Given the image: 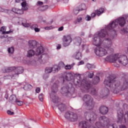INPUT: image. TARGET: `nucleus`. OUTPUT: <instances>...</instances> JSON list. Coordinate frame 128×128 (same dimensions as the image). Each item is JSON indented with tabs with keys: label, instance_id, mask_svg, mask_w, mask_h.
Segmentation results:
<instances>
[{
	"label": "nucleus",
	"instance_id": "nucleus-1",
	"mask_svg": "<svg viewBox=\"0 0 128 128\" xmlns=\"http://www.w3.org/2000/svg\"><path fill=\"white\" fill-rule=\"evenodd\" d=\"M118 24L122 28L126 24V19L124 18V17H120L112 21V22L110 23L107 26L106 29L101 30L98 33H96V34L94 35V37L93 38V44L96 46H102V44L104 42L102 38L107 36L108 34L106 30H112L114 28H116L117 26H118Z\"/></svg>",
	"mask_w": 128,
	"mask_h": 128
},
{
	"label": "nucleus",
	"instance_id": "nucleus-2",
	"mask_svg": "<svg viewBox=\"0 0 128 128\" xmlns=\"http://www.w3.org/2000/svg\"><path fill=\"white\" fill-rule=\"evenodd\" d=\"M112 40L107 38L104 40V48L97 47L94 49V52L98 56H104L108 54V52H114V48H112Z\"/></svg>",
	"mask_w": 128,
	"mask_h": 128
},
{
	"label": "nucleus",
	"instance_id": "nucleus-3",
	"mask_svg": "<svg viewBox=\"0 0 128 128\" xmlns=\"http://www.w3.org/2000/svg\"><path fill=\"white\" fill-rule=\"evenodd\" d=\"M105 60L110 62H114V66L116 68H120V65L116 63L117 61L123 66H126L128 64V56L125 55L120 56L118 54L108 56L105 58Z\"/></svg>",
	"mask_w": 128,
	"mask_h": 128
},
{
	"label": "nucleus",
	"instance_id": "nucleus-4",
	"mask_svg": "<svg viewBox=\"0 0 128 128\" xmlns=\"http://www.w3.org/2000/svg\"><path fill=\"white\" fill-rule=\"evenodd\" d=\"M15 71V74H14V76H15V78H16V76H18V74H22L24 72V68L19 66L16 68V66H12V67H4L2 70V72H3L4 74H6V72H12V70Z\"/></svg>",
	"mask_w": 128,
	"mask_h": 128
},
{
	"label": "nucleus",
	"instance_id": "nucleus-5",
	"mask_svg": "<svg viewBox=\"0 0 128 128\" xmlns=\"http://www.w3.org/2000/svg\"><path fill=\"white\" fill-rule=\"evenodd\" d=\"M82 100L84 102L87 109L90 110L94 108V98H92V96L88 94H85L82 98Z\"/></svg>",
	"mask_w": 128,
	"mask_h": 128
},
{
	"label": "nucleus",
	"instance_id": "nucleus-6",
	"mask_svg": "<svg viewBox=\"0 0 128 128\" xmlns=\"http://www.w3.org/2000/svg\"><path fill=\"white\" fill-rule=\"evenodd\" d=\"M52 92L50 94V97L52 98L53 102L55 104L58 102V97L56 96V92L58 90V83H54L52 87Z\"/></svg>",
	"mask_w": 128,
	"mask_h": 128
},
{
	"label": "nucleus",
	"instance_id": "nucleus-7",
	"mask_svg": "<svg viewBox=\"0 0 128 128\" xmlns=\"http://www.w3.org/2000/svg\"><path fill=\"white\" fill-rule=\"evenodd\" d=\"M118 118L119 122H128V112H126L124 116V110L119 108L117 111Z\"/></svg>",
	"mask_w": 128,
	"mask_h": 128
},
{
	"label": "nucleus",
	"instance_id": "nucleus-8",
	"mask_svg": "<svg viewBox=\"0 0 128 128\" xmlns=\"http://www.w3.org/2000/svg\"><path fill=\"white\" fill-rule=\"evenodd\" d=\"M22 8L18 9L16 8H12V12H14V14H24V10H28V7L26 6V2H23L21 4Z\"/></svg>",
	"mask_w": 128,
	"mask_h": 128
},
{
	"label": "nucleus",
	"instance_id": "nucleus-9",
	"mask_svg": "<svg viewBox=\"0 0 128 128\" xmlns=\"http://www.w3.org/2000/svg\"><path fill=\"white\" fill-rule=\"evenodd\" d=\"M82 88L86 90H90V94H93V96H96V88H90V84L87 83L86 82H84L82 81L81 82V90H82Z\"/></svg>",
	"mask_w": 128,
	"mask_h": 128
},
{
	"label": "nucleus",
	"instance_id": "nucleus-10",
	"mask_svg": "<svg viewBox=\"0 0 128 128\" xmlns=\"http://www.w3.org/2000/svg\"><path fill=\"white\" fill-rule=\"evenodd\" d=\"M84 116L86 120L88 122H94L98 118V115L96 114V112H86L84 113Z\"/></svg>",
	"mask_w": 128,
	"mask_h": 128
},
{
	"label": "nucleus",
	"instance_id": "nucleus-11",
	"mask_svg": "<svg viewBox=\"0 0 128 128\" xmlns=\"http://www.w3.org/2000/svg\"><path fill=\"white\" fill-rule=\"evenodd\" d=\"M74 116V118H72V116ZM64 118L66 120H68L70 122H76L78 120V115L74 114V112L68 111L65 113Z\"/></svg>",
	"mask_w": 128,
	"mask_h": 128
},
{
	"label": "nucleus",
	"instance_id": "nucleus-12",
	"mask_svg": "<svg viewBox=\"0 0 128 128\" xmlns=\"http://www.w3.org/2000/svg\"><path fill=\"white\" fill-rule=\"evenodd\" d=\"M72 42V38L70 35L64 36L62 38L63 46H68L70 45V43Z\"/></svg>",
	"mask_w": 128,
	"mask_h": 128
},
{
	"label": "nucleus",
	"instance_id": "nucleus-13",
	"mask_svg": "<svg viewBox=\"0 0 128 128\" xmlns=\"http://www.w3.org/2000/svg\"><path fill=\"white\" fill-rule=\"evenodd\" d=\"M99 111L102 114H106L108 112V108L106 106H101L99 108Z\"/></svg>",
	"mask_w": 128,
	"mask_h": 128
},
{
	"label": "nucleus",
	"instance_id": "nucleus-14",
	"mask_svg": "<svg viewBox=\"0 0 128 128\" xmlns=\"http://www.w3.org/2000/svg\"><path fill=\"white\" fill-rule=\"evenodd\" d=\"M28 44L30 48H36L38 42L34 40H30L28 42Z\"/></svg>",
	"mask_w": 128,
	"mask_h": 128
},
{
	"label": "nucleus",
	"instance_id": "nucleus-15",
	"mask_svg": "<svg viewBox=\"0 0 128 128\" xmlns=\"http://www.w3.org/2000/svg\"><path fill=\"white\" fill-rule=\"evenodd\" d=\"M74 44L75 46H79L82 44V38L80 37H76L73 40Z\"/></svg>",
	"mask_w": 128,
	"mask_h": 128
},
{
	"label": "nucleus",
	"instance_id": "nucleus-16",
	"mask_svg": "<svg viewBox=\"0 0 128 128\" xmlns=\"http://www.w3.org/2000/svg\"><path fill=\"white\" fill-rule=\"evenodd\" d=\"M44 52V47L42 46H40L38 47L35 52V54L36 56H40V54H42Z\"/></svg>",
	"mask_w": 128,
	"mask_h": 128
},
{
	"label": "nucleus",
	"instance_id": "nucleus-17",
	"mask_svg": "<svg viewBox=\"0 0 128 128\" xmlns=\"http://www.w3.org/2000/svg\"><path fill=\"white\" fill-rule=\"evenodd\" d=\"M58 108L59 110L61 112H65V110H66V106L64 104H58Z\"/></svg>",
	"mask_w": 128,
	"mask_h": 128
},
{
	"label": "nucleus",
	"instance_id": "nucleus-18",
	"mask_svg": "<svg viewBox=\"0 0 128 128\" xmlns=\"http://www.w3.org/2000/svg\"><path fill=\"white\" fill-rule=\"evenodd\" d=\"M17 100L16 96L14 94L10 96L9 98V102H12V104H16Z\"/></svg>",
	"mask_w": 128,
	"mask_h": 128
},
{
	"label": "nucleus",
	"instance_id": "nucleus-19",
	"mask_svg": "<svg viewBox=\"0 0 128 128\" xmlns=\"http://www.w3.org/2000/svg\"><path fill=\"white\" fill-rule=\"evenodd\" d=\"M6 28L4 26H3L1 28L0 32H2V34H11V32H12V30L6 32Z\"/></svg>",
	"mask_w": 128,
	"mask_h": 128
},
{
	"label": "nucleus",
	"instance_id": "nucleus-20",
	"mask_svg": "<svg viewBox=\"0 0 128 128\" xmlns=\"http://www.w3.org/2000/svg\"><path fill=\"white\" fill-rule=\"evenodd\" d=\"M61 94L64 96H66V94H68V86L62 88L61 90Z\"/></svg>",
	"mask_w": 128,
	"mask_h": 128
},
{
	"label": "nucleus",
	"instance_id": "nucleus-21",
	"mask_svg": "<svg viewBox=\"0 0 128 128\" xmlns=\"http://www.w3.org/2000/svg\"><path fill=\"white\" fill-rule=\"evenodd\" d=\"M104 8H101L95 10V12L96 16H100V14H104Z\"/></svg>",
	"mask_w": 128,
	"mask_h": 128
},
{
	"label": "nucleus",
	"instance_id": "nucleus-22",
	"mask_svg": "<svg viewBox=\"0 0 128 128\" xmlns=\"http://www.w3.org/2000/svg\"><path fill=\"white\" fill-rule=\"evenodd\" d=\"M16 78L14 74H8L4 76V80H10V78Z\"/></svg>",
	"mask_w": 128,
	"mask_h": 128
},
{
	"label": "nucleus",
	"instance_id": "nucleus-23",
	"mask_svg": "<svg viewBox=\"0 0 128 128\" xmlns=\"http://www.w3.org/2000/svg\"><path fill=\"white\" fill-rule=\"evenodd\" d=\"M22 25L23 26H24L25 28H29V26H30V24L26 23V20L23 19L22 22Z\"/></svg>",
	"mask_w": 128,
	"mask_h": 128
},
{
	"label": "nucleus",
	"instance_id": "nucleus-24",
	"mask_svg": "<svg viewBox=\"0 0 128 128\" xmlns=\"http://www.w3.org/2000/svg\"><path fill=\"white\" fill-rule=\"evenodd\" d=\"M34 51L32 50H30L28 51L27 56L28 58H32V56H34Z\"/></svg>",
	"mask_w": 128,
	"mask_h": 128
},
{
	"label": "nucleus",
	"instance_id": "nucleus-25",
	"mask_svg": "<svg viewBox=\"0 0 128 128\" xmlns=\"http://www.w3.org/2000/svg\"><path fill=\"white\" fill-rule=\"evenodd\" d=\"M82 53L80 51L76 52L74 56L76 60H82Z\"/></svg>",
	"mask_w": 128,
	"mask_h": 128
},
{
	"label": "nucleus",
	"instance_id": "nucleus-26",
	"mask_svg": "<svg viewBox=\"0 0 128 128\" xmlns=\"http://www.w3.org/2000/svg\"><path fill=\"white\" fill-rule=\"evenodd\" d=\"M32 86L30 84H26L24 86V89L25 90H32Z\"/></svg>",
	"mask_w": 128,
	"mask_h": 128
},
{
	"label": "nucleus",
	"instance_id": "nucleus-27",
	"mask_svg": "<svg viewBox=\"0 0 128 128\" xmlns=\"http://www.w3.org/2000/svg\"><path fill=\"white\" fill-rule=\"evenodd\" d=\"M100 77L96 76L93 79L92 82L94 84H97L98 82H100Z\"/></svg>",
	"mask_w": 128,
	"mask_h": 128
},
{
	"label": "nucleus",
	"instance_id": "nucleus-28",
	"mask_svg": "<svg viewBox=\"0 0 128 128\" xmlns=\"http://www.w3.org/2000/svg\"><path fill=\"white\" fill-rule=\"evenodd\" d=\"M84 10V8H82L81 9L76 8L74 10V14H76H76H78V12H80V10Z\"/></svg>",
	"mask_w": 128,
	"mask_h": 128
},
{
	"label": "nucleus",
	"instance_id": "nucleus-29",
	"mask_svg": "<svg viewBox=\"0 0 128 128\" xmlns=\"http://www.w3.org/2000/svg\"><path fill=\"white\" fill-rule=\"evenodd\" d=\"M94 72H87V74H88V78H94Z\"/></svg>",
	"mask_w": 128,
	"mask_h": 128
},
{
	"label": "nucleus",
	"instance_id": "nucleus-30",
	"mask_svg": "<svg viewBox=\"0 0 128 128\" xmlns=\"http://www.w3.org/2000/svg\"><path fill=\"white\" fill-rule=\"evenodd\" d=\"M48 6L46 5L43 6L40 8V10L42 12H44V10H48Z\"/></svg>",
	"mask_w": 128,
	"mask_h": 128
},
{
	"label": "nucleus",
	"instance_id": "nucleus-31",
	"mask_svg": "<svg viewBox=\"0 0 128 128\" xmlns=\"http://www.w3.org/2000/svg\"><path fill=\"white\" fill-rule=\"evenodd\" d=\"M14 52V47H10L8 48V54H12Z\"/></svg>",
	"mask_w": 128,
	"mask_h": 128
},
{
	"label": "nucleus",
	"instance_id": "nucleus-32",
	"mask_svg": "<svg viewBox=\"0 0 128 128\" xmlns=\"http://www.w3.org/2000/svg\"><path fill=\"white\" fill-rule=\"evenodd\" d=\"M52 72V68H46L45 72L46 74H50Z\"/></svg>",
	"mask_w": 128,
	"mask_h": 128
},
{
	"label": "nucleus",
	"instance_id": "nucleus-33",
	"mask_svg": "<svg viewBox=\"0 0 128 128\" xmlns=\"http://www.w3.org/2000/svg\"><path fill=\"white\" fill-rule=\"evenodd\" d=\"M82 17H78L76 18V20L74 21V24H78V22H82Z\"/></svg>",
	"mask_w": 128,
	"mask_h": 128
},
{
	"label": "nucleus",
	"instance_id": "nucleus-34",
	"mask_svg": "<svg viewBox=\"0 0 128 128\" xmlns=\"http://www.w3.org/2000/svg\"><path fill=\"white\" fill-rule=\"evenodd\" d=\"M86 68H87L88 70H92L93 68H94V66L93 65H92L91 64H86Z\"/></svg>",
	"mask_w": 128,
	"mask_h": 128
},
{
	"label": "nucleus",
	"instance_id": "nucleus-35",
	"mask_svg": "<svg viewBox=\"0 0 128 128\" xmlns=\"http://www.w3.org/2000/svg\"><path fill=\"white\" fill-rule=\"evenodd\" d=\"M15 104H18V106H22V104H24V102H22V101H20V100H18L17 99L16 102H15Z\"/></svg>",
	"mask_w": 128,
	"mask_h": 128
},
{
	"label": "nucleus",
	"instance_id": "nucleus-36",
	"mask_svg": "<svg viewBox=\"0 0 128 128\" xmlns=\"http://www.w3.org/2000/svg\"><path fill=\"white\" fill-rule=\"evenodd\" d=\"M52 72H58V66L54 65L53 68H52Z\"/></svg>",
	"mask_w": 128,
	"mask_h": 128
},
{
	"label": "nucleus",
	"instance_id": "nucleus-37",
	"mask_svg": "<svg viewBox=\"0 0 128 128\" xmlns=\"http://www.w3.org/2000/svg\"><path fill=\"white\" fill-rule=\"evenodd\" d=\"M38 98L40 102H43L44 100V94H40L38 96Z\"/></svg>",
	"mask_w": 128,
	"mask_h": 128
},
{
	"label": "nucleus",
	"instance_id": "nucleus-38",
	"mask_svg": "<svg viewBox=\"0 0 128 128\" xmlns=\"http://www.w3.org/2000/svg\"><path fill=\"white\" fill-rule=\"evenodd\" d=\"M86 20H87V22H90V20H92V16H90L89 15H86V16L85 18Z\"/></svg>",
	"mask_w": 128,
	"mask_h": 128
},
{
	"label": "nucleus",
	"instance_id": "nucleus-39",
	"mask_svg": "<svg viewBox=\"0 0 128 128\" xmlns=\"http://www.w3.org/2000/svg\"><path fill=\"white\" fill-rule=\"evenodd\" d=\"M36 28H38V26L36 24H33L30 27L32 30H34Z\"/></svg>",
	"mask_w": 128,
	"mask_h": 128
},
{
	"label": "nucleus",
	"instance_id": "nucleus-40",
	"mask_svg": "<svg viewBox=\"0 0 128 128\" xmlns=\"http://www.w3.org/2000/svg\"><path fill=\"white\" fill-rule=\"evenodd\" d=\"M7 114H9L10 116H14V112L10 110H8L7 111Z\"/></svg>",
	"mask_w": 128,
	"mask_h": 128
},
{
	"label": "nucleus",
	"instance_id": "nucleus-41",
	"mask_svg": "<svg viewBox=\"0 0 128 128\" xmlns=\"http://www.w3.org/2000/svg\"><path fill=\"white\" fill-rule=\"evenodd\" d=\"M66 70H72V66L70 65H66L65 66Z\"/></svg>",
	"mask_w": 128,
	"mask_h": 128
},
{
	"label": "nucleus",
	"instance_id": "nucleus-42",
	"mask_svg": "<svg viewBox=\"0 0 128 128\" xmlns=\"http://www.w3.org/2000/svg\"><path fill=\"white\" fill-rule=\"evenodd\" d=\"M40 92V88H36V92L37 93V94H39V92Z\"/></svg>",
	"mask_w": 128,
	"mask_h": 128
},
{
	"label": "nucleus",
	"instance_id": "nucleus-43",
	"mask_svg": "<svg viewBox=\"0 0 128 128\" xmlns=\"http://www.w3.org/2000/svg\"><path fill=\"white\" fill-rule=\"evenodd\" d=\"M44 4V2H42L39 1L37 2V6H42Z\"/></svg>",
	"mask_w": 128,
	"mask_h": 128
},
{
	"label": "nucleus",
	"instance_id": "nucleus-44",
	"mask_svg": "<svg viewBox=\"0 0 128 128\" xmlns=\"http://www.w3.org/2000/svg\"><path fill=\"white\" fill-rule=\"evenodd\" d=\"M96 15V12H93L91 14V18H95Z\"/></svg>",
	"mask_w": 128,
	"mask_h": 128
},
{
	"label": "nucleus",
	"instance_id": "nucleus-45",
	"mask_svg": "<svg viewBox=\"0 0 128 128\" xmlns=\"http://www.w3.org/2000/svg\"><path fill=\"white\" fill-rule=\"evenodd\" d=\"M64 80H68V81L70 80L68 79V77L67 76H65L64 77Z\"/></svg>",
	"mask_w": 128,
	"mask_h": 128
},
{
	"label": "nucleus",
	"instance_id": "nucleus-46",
	"mask_svg": "<svg viewBox=\"0 0 128 128\" xmlns=\"http://www.w3.org/2000/svg\"><path fill=\"white\" fill-rule=\"evenodd\" d=\"M34 30H35V32H39L40 30V29L36 28H34Z\"/></svg>",
	"mask_w": 128,
	"mask_h": 128
},
{
	"label": "nucleus",
	"instance_id": "nucleus-47",
	"mask_svg": "<svg viewBox=\"0 0 128 128\" xmlns=\"http://www.w3.org/2000/svg\"><path fill=\"white\" fill-rule=\"evenodd\" d=\"M52 26H46L45 27V30H52Z\"/></svg>",
	"mask_w": 128,
	"mask_h": 128
},
{
	"label": "nucleus",
	"instance_id": "nucleus-48",
	"mask_svg": "<svg viewBox=\"0 0 128 128\" xmlns=\"http://www.w3.org/2000/svg\"><path fill=\"white\" fill-rule=\"evenodd\" d=\"M58 30L59 32H62V30H64V26H62L59 28L58 29Z\"/></svg>",
	"mask_w": 128,
	"mask_h": 128
},
{
	"label": "nucleus",
	"instance_id": "nucleus-49",
	"mask_svg": "<svg viewBox=\"0 0 128 128\" xmlns=\"http://www.w3.org/2000/svg\"><path fill=\"white\" fill-rule=\"evenodd\" d=\"M123 32H124V34H126L127 32H128V28H126L123 30Z\"/></svg>",
	"mask_w": 128,
	"mask_h": 128
},
{
	"label": "nucleus",
	"instance_id": "nucleus-50",
	"mask_svg": "<svg viewBox=\"0 0 128 128\" xmlns=\"http://www.w3.org/2000/svg\"><path fill=\"white\" fill-rule=\"evenodd\" d=\"M84 64V61L82 60L80 62H79V66H80V64Z\"/></svg>",
	"mask_w": 128,
	"mask_h": 128
},
{
	"label": "nucleus",
	"instance_id": "nucleus-51",
	"mask_svg": "<svg viewBox=\"0 0 128 128\" xmlns=\"http://www.w3.org/2000/svg\"><path fill=\"white\" fill-rule=\"evenodd\" d=\"M61 48H62V46H60V44H58V46H57V50H60Z\"/></svg>",
	"mask_w": 128,
	"mask_h": 128
},
{
	"label": "nucleus",
	"instance_id": "nucleus-52",
	"mask_svg": "<svg viewBox=\"0 0 128 128\" xmlns=\"http://www.w3.org/2000/svg\"><path fill=\"white\" fill-rule=\"evenodd\" d=\"M120 128H126V126L122 125L120 126Z\"/></svg>",
	"mask_w": 128,
	"mask_h": 128
},
{
	"label": "nucleus",
	"instance_id": "nucleus-53",
	"mask_svg": "<svg viewBox=\"0 0 128 128\" xmlns=\"http://www.w3.org/2000/svg\"><path fill=\"white\" fill-rule=\"evenodd\" d=\"M125 18H126V22H128V16H125Z\"/></svg>",
	"mask_w": 128,
	"mask_h": 128
},
{
	"label": "nucleus",
	"instance_id": "nucleus-54",
	"mask_svg": "<svg viewBox=\"0 0 128 128\" xmlns=\"http://www.w3.org/2000/svg\"><path fill=\"white\" fill-rule=\"evenodd\" d=\"M16 2H20L22 0H15Z\"/></svg>",
	"mask_w": 128,
	"mask_h": 128
},
{
	"label": "nucleus",
	"instance_id": "nucleus-55",
	"mask_svg": "<svg viewBox=\"0 0 128 128\" xmlns=\"http://www.w3.org/2000/svg\"><path fill=\"white\" fill-rule=\"evenodd\" d=\"M8 38V35H6L5 36H2V38Z\"/></svg>",
	"mask_w": 128,
	"mask_h": 128
},
{
	"label": "nucleus",
	"instance_id": "nucleus-56",
	"mask_svg": "<svg viewBox=\"0 0 128 128\" xmlns=\"http://www.w3.org/2000/svg\"><path fill=\"white\" fill-rule=\"evenodd\" d=\"M74 114H76L73 112V115L74 116ZM74 116H72V118H74Z\"/></svg>",
	"mask_w": 128,
	"mask_h": 128
},
{
	"label": "nucleus",
	"instance_id": "nucleus-57",
	"mask_svg": "<svg viewBox=\"0 0 128 128\" xmlns=\"http://www.w3.org/2000/svg\"><path fill=\"white\" fill-rule=\"evenodd\" d=\"M78 76L79 78H80V74H78Z\"/></svg>",
	"mask_w": 128,
	"mask_h": 128
},
{
	"label": "nucleus",
	"instance_id": "nucleus-58",
	"mask_svg": "<svg viewBox=\"0 0 128 128\" xmlns=\"http://www.w3.org/2000/svg\"><path fill=\"white\" fill-rule=\"evenodd\" d=\"M112 32H114V34H116V31L114 30H113Z\"/></svg>",
	"mask_w": 128,
	"mask_h": 128
},
{
	"label": "nucleus",
	"instance_id": "nucleus-59",
	"mask_svg": "<svg viewBox=\"0 0 128 128\" xmlns=\"http://www.w3.org/2000/svg\"><path fill=\"white\" fill-rule=\"evenodd\" d=\"M22 2H26V0H21Z\"/></svg>",
	"mask_w": 128,
	"mask_h": 128
},
{
	"label": "nucleus",
	"instance_id": "nucleus-60",
	"mask_svg": "<svg viewBox=\"0 0 128 128\" xmlns=\"http://www.w3.org/2000/svg\"><path fill=\"white\" fill-rule=\"evenodd\" d=\"M92 0V2H96V0Z\"/></svg>",
	"mask_w": 128,
	"mask_h": 128
},
{
	"label": "nucleus",
	"instance_id": "nucleus-61",
	"mask_svg": "<svg viewBox=\"0 0 128 128\" xmlns=\"http://www.w3.org/2000/svg\"><path fill=\"white\" fill-rule=\"evenodd\" d=\"M82 6H84V4H82Z\"/></svg>",
	"mask_w": 128,
	"mask_h": 128
},
{
	"label": "nucleus",
	"instance_id": "nucleus-62",
	"mask_svg": "<svg viewBox=\"0 0 128 128\" xmlns=\"http://www.w3.org/2000/svg\"><path fill=\"white\" fill-rule=\"evenodd\" d=\"M0 22H1V20H0Z\"/></svg>",
	"mask_w": 128,
	"mask_h": 128
},
{
	"label": "nucleus",
	"instance_id": "nucleus-63",
	"mask_svg": "<svg viewBox=\"0 0 128 128\" xmlns=\"http://www.w3.org/2000/svg\"><path fill=\"white\" fill-rule=\"evenodd\" d=\"M77 82H78V81H77Z\"/></svg>",
	"mask_w": 128,
	"mask_h": 128
},
{
	"label": "nucleus",
	"instance_id": "nucleus-64",
	"mask_svg": "<svg viewBox=\"0 0 128 128\" xmlns=\"http://www.w3.org/2000/svg\"><path fill=\"white\" fill-rule=\"evenodd\" d=\"M2 12H4V10H2Z\"/></svg>",
	"mask_w": 128,
	"mask_h": 128
}]
</instances>
